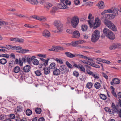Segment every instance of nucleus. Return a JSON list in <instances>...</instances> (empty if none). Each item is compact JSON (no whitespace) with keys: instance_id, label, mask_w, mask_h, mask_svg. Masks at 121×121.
<instances>
[{"instance_id":"41","label":"nucleus","mask_w":121,"mask_h":121,"mask_svg":"<svg viewBox=\"0 0 121 121\" xmlns=\"http://www.w3.org/2000/svg\"><path fill=\"white\" fill-rule=\"evenodd\" d=\"M57 10V8L56 7H54L52 9L50 13H52V15H53L56 11Z\"/></svg>"},{"instance_id":"33","label":"nucleus","mask_w":121,"mask_h":121,"mask_svg":"<svg viewBox=\"0 0 121 121\" xmlns=\"http://www.w3.org/2000/svg\"><path fill=\"white\" fill-rule=\"evenodd\" d=\"M100 84L99 82H96L95 84V87L97 89H99L100 87Z\"/></svg>"},{"instance_id":"7","label":"nucleus","mask_w":121,"mask_h":121,"mask_svg":"<svg viewBox=\"0 0 121 121\" xmlns=\"http://www.w3.org/2000/svg\"><path fill=\"white\" fill-rule=\"evenodd\" d=\"M54 24L57 29L59 30V32H60L62 31L63 29V25L59 20L55 21L54 22Z\"/></svg>"},{"instance_id":"2","label":"nucleus","mask_w":121,"mask_h":121,"mask_svg":"<svg viewBox=\"0 0 121 121\" xmlns=\"http://www.w3.org/2000/svg\"><path fill=\"white\" fill-rule=\"evenodd\" d=\"M112 13V14H105V17L109 19H112L114 18L118 14V11L117 8H112L110 9H109L104 11V13Z\"/></svg>"},{"instance_id":"45","label":"nucleus","mask_w":121,"mask_h":121,"mask_svg":"<svg viewBox=\"0 0 121 121\" xmlns=\"http://www.w3.org/2000/svg\"><path fill=\"white\" fill-rule=\"evenodd\" d=\"M116 48L121 49V44L120 43H115Z\"/></svg>"},{"instance_id":"44","label":"nucleus","mask_w":121,"mask_h":121,"mask_svg":"<svg viewBox=\"0 0 121 121\" xmlns=\"http://www.w3.org/2000/svg\"><path fill=\"white\" fill-rule=\"evenodd\" d=\"M13 49H16L17 50V52H18L19 51H20L22 49V48L21 47L19 46H14L13 47Z\"/></svg>"},{"instance_id":"5","label":"nucleus","mask_w":121,"mask_h":121,"mask_svg":"<svg viewBox=\"0 0 121 121\" xmlns=\"http://www.w3.org/2000/svg\"><path fill=\"white\" fill-rule=\"evenodd\" d=\"M104 22L105 25L111 30L114 31L117 30L115 26L110 21L105 19L104 20Z\"/></svg>"},{"instance_id":"21","label":"nucleus","mask_w":121,"mask_h":121,"mask_svg":"<svg viewBox=\"0 0 121 121\" xmlns=\"http://www.w3.org/2000/svg\"><path fill=\"white\" fill-rule=\"evenodd\" d=\"M60 70L57 68L54 69L53 71V74L55 75L58 76L60 74Z\"/></svg>"},{"instance_id":"24","label":"nucleus","mask_w":121,"mask_h":121,"mask_svg":"<svg viewBox=\"0 0 121 121\" xmlns=\"http://www.w3.org/2000/svg\"><path fill=\"white\" fill-rule=\"evenodd\" d=\"M112 81L113 82L114 84H118L120 82V80L119 79L116 78L113 79Z\"/></svg>"},{"instance_id":"14","label":"nucleus","mask_w":121,"mask_h":121,"mask_svg":"<svg viewBox=\"0 0 121 121\" xmlns=\"http://www.w3.org/2000/svg\"><path fill=\"white\" fill-rule=\"evenodd\" d=\"M85 42V41L83 40H77L75 41L72 42V43L73 46L74 47L78 45V44H81Z\"/></svg>"},{"instance_id":"25","label":"nucleus","mask_w":121,"mask_h":121,"mask_svg":"<svg viewBox=\"0 0 121 121\" xmlns=\"http://www.w3.org/2000/svg\"><path fill=\"white\" fill-rule=\"evenodd\" d=\"M87 61L88 62V65H90L93 67L94 66L95 62V61H94L92 59L91 60H88Z\"/></svg>"},{"instance_id":"22","label":"nucleus","mask_w":121,"mask_h":121,"mask_svg":"<svg viewBox=\"0 0 121 121\" xmlns=\"http://www.w3.org/2000/svg\"><path fill=\"white\" fill-rule=\"evenodd\" d=\"M44 74L45 75H48L49 73L50 70L49 67H46L43 69Z\"/></svg>"},{"instance_id":"47","label":"nucleus","mask_w":121,"mask_h":121,"mask_svg":"<svg viewBox=\"0 0 121 121\" xmlns=\"http://www.w3.org/2000/svg\"><path fill=\"white\" fill-rule=\"evenodd\" d=\"M35 111L37 114H39L41 113V108H38L35 110Z\"/></svg>"},{"instance_id":"62","label":"nucleus","mask_w":121,"mask_h":121,"mask_svg":"<svg viewBox=\"0 0 121 121\" xmlns=\"http://www.w3.org/2000/svg\"><path fill=\"white\" fill-rule=\"evenodd\" d=\"M74 2L76 5H78L80 3V1L79 0H75Z\"/></svg>"},{"instance_id":"63","label":"nucleus","mask_w":121,"mask_h":121,"mask_svg":"<svg viewBox=\"0 0 121 121\" xmlns=\"http://www.w3.org/2000/svg\"><path fill=\"white\" fill-rule=\"evenodd\" d=\"M102 76L105 78L106 79H108V76L105 73L103 72L102 73Z\"/></svg>"},{"instance_id":"20","label":"nucleus","mask_w":121,"mask_h":121,"mask_svg":"<svg viewBox=\"0 0 121 121\" xmlns=\"http://www.w3.org/2000/svg\"><path fill=\"white\" fill-rule=\"evenodd\" d=\"M30 67L29 65H26L23 68V70L25 72H28L30 71Z\"/></svg>"},{"instance_id":"34","label":"nucleus","mask_w":121,"mask_h":121,"mask_svg":"<svg viewBox=\"0 0 121 121\" xmlns=\"http://www.w3.org/2000/svg\"><path fill=\"white\" fill-rule=\"evenodd\" d=\"M33 64L35 65H37L39 63V61L37 59H34L32 60Z\"/></svg>"},{"instance_id":"57","label":"nucleus","mask_w":121,"mask_h":121,"mask_svg":"<svg viewBox=\"0 0 121 121\" xmlns=\"http://www.w3.org/2000/svg\"><path fill=\"white\" fill-rule=\"evenodd\" d=\"M27 56H24L22 58V60L23 62H26L27 61Z\"/></svg>"},{"instance_id":"1","label":"nucleus","mask_w":121,"mask_h":121,"mask_svg":"<svg viewBox=\"0 0 121 121\" xmlns=\"http://www.w3.org/2000/svg\"><path fill=\"white\" fill-rule=\"evenodd\" d=\"M94 17L92 16L91 14H89L88 19L89 20L88 21V22L91 27L94 26V28H96L100 26L101 24V22L99 18H96L95 20V23L94 24Z\"/></svg>"},{"instance_id":"43","label":"nucleus","mask_w":121,"mask_h":121,"mask_svg":"<svg viewBox=\"0 0 121 121\" xmlns=\"http://www.w3.org/2000/svg\"><path fill=\"white\" fill-rule=\"evenodd\" d=\"M104 109L107 112H109L110 114H112L113 113L112 112V111H111V109L109 108L108 107H105L104 108Z\"/></svg>"},{"instance_id":"51","label":"nucleus","mask_w":121,"mask_h":121,"mask_svg":"<svg viewBox=\"0 0 121 121\" xmlns=\"http://www.w3.org/2000/svg\"><path fill=\"white\" fill-rule=\"evenodd\" d=\"M17 38L16 37L14 38H11L9 39L10 40L12 41L17 42Z\"/></svg>"},{"instance_id":"30","label":"nucleus","mask_w":121,"mask_h":121,"mask_svg":"<svg viewBox=\"0 0 121 121\" xmlns=\"http://www.w3.org/2000/svg\"><path fill=\"white\" fill-rule=\"evenodd\" d=\"M51 6V4L48 2L44 4L45 7L47 9H48Z\"/></svg>"},{"instance_id":"26","label":"nucleus","mask_w":121,"mask_h":121,"mask_svg":"<svg viewBox=\"0 0 121 121\" xmlns=\"http://www.w3.org/2000/svg\"><path fill=\"white\" fill-rule=\"evenodd\" d=\"M29 2L31 4L34 5H37L39 2L37 0H30Z\"/></svg>"},{"instance_id":"64","label":"nucleus","mask_w":121,"mask_h":121,"mask_svg":"<svg viewBox=\"0 0 121 121\" xmlns=\"http://www.w3.org/2000/svg\"><path fill=\"white\" fill-rule=\"evenodd\" d=\"M65 2L66 4V5H70L71 4V2L70 1H69L68 0H65Z\"/></svg>"},{"instance_id":"10","label":"nucleus","mask_w":121,"mask_h":121,"mask_svg":"<svg viewBox=\"0 0 121 121\" xmlns=\"http://www.w3.org/2000/svg\"><path fill=\"white\" fill-rule=\"evenodd\" d=\"M63 50V49L62 47L55 46L52 48L49 49L48 50L50 51H53L58 52Z\"/></svg>"},{"instance_id":"23","label":"nucleus","mask_w":121,"mask_h":121,"mask_svg":"<svg viewBox=\"0 0 121 121\" xmlns=\"http://www.w3.org/2000/svg\"><path fill=\"white\" fill-rule=\"evenodd\" d=\"M98 8L99 9H102L104 7V4L103 2L102 1H99L98 4Z\"/></svg>"},{"instance_id":"40","label":"nucleus","mask_w":121,"mask_h":121,"mask_svg":"<svg viewBox=\"0 0 121 121\" xmlns=\"http://www.w3.org/2000/svg\"><path fill=\"white\" fill-rule=\"evenodd\" d=\"M26 114L28 116H29L32 113V111L30 109H27L26 111Z\"/></svg>"},{"instance_id":"29","label":"nucleus","mask_w":121,"mask_h":121,"mask_svg":"<svg viewBox=\"0 0 121 121\" xmlns=\"http://www.w3.org/2000/svg\"><path fill=\"white\" fill-rule=\"evenodd\" d=\"M29 51V50L28 49H21L20 51H18V52L23 53H25L28 52Z\"/></svg>"},{"instance_id":"46","label":"nucleus","mask_w":121,"mask_h":121,"mask_svg":"<svg viewBox=\"0 0 121 121\" xmlns=\"http://www.w3.org/2000/svg\"><path fill=\"white\" fill-rule=\"evenodd\" d=\"M92 76L95 79H98L99 78V75L97 74L96 73H93Z\"/></svg>"},{"instance_id":"9","label":"nucleus","mask_w":121,"mask_h":121,"mask_svg":"<svg viewBox=\"0 0 121 121\" xmlns=\"http://www.w3.org/2000/svg\"><path fill=\"white\" fill-rule=\"evenodd\" d=\"M63 50V49L62 47L55 46L52 48L49 49L48 50L50 51H53L58 52Z\"/></svg>"},{"instance_id":"61","label":"nucleus","mask_w":121,"mask_h":121,"mask_svg":"<svg viewBox=\"0 0 121 121\" xmlns=\"http://www.w3.org/2000/svg\"><path fill=\"white\" fill-rule=\"evenodd\" d=\"M66 31L68 33L72 34L73 31L70 29H67L66 30Z\"/></svg>"},{"instance_id":"28","label":"nucleus","mask_w":121,"mask_h":121,"mask_svg":"<svg viewBox=\"0 0 121 121\" xmlns=\"http://www.w3.org/2000/svg\"><path fill=\"white\" fill-rule=\"evenodd\" d=\"M79 70L83 72H84L85 71V69L84 66L80 64L78 65V68Z\"/></svg>"},{"instance_id":"60","label":"nucleus","mask_w":121,"mask_h":121,"mask_svg":"<svg viewBox=\"0 0 121 121\" xmlns=\"http://www.w3.org/2000/svg\"><path fill=\"white\" fill-rule=\"evenodd\" d=\"M115 48H116L115 46V43L113 44L109 47L110 49L111 50L113 49H115Z\"/></svg>"},{"instance_id":"48","label":"nucleus","mask_w":121,"mask_h":121,"mask_svg":"<svg viewBox=\"0 0 121 121\" xmlns=\"http://www.w3.org/2000/svg\"><path fill=\"white\" fill-rule=\"evenodd\" d=\"M55 60L57 62L61 64H62L63 63V61L62 60L60 59H59L57 58H56L55 59Z\"/></svg>"},{"instance_id":"13","label":"nucleus","mask_w":121,"mask_h":121,"mask_svg":"<svg viewBox=\"0 0 121 121\" xmlns=\"http://www.w3.org/2000/svg\"><path fill=\"white\" fill-rule=\"evenodd\" d=\"M34 18L39 20L41 21H46V18L44 17H39L37 16H32Z\"/></svg>"},{"instance_id":"55","label":"nucleus","mask_w":121,"mask_h":121,"mask_svg":"<svg viewBox=\"0 0 121 121\" xmlns=\"http://www.w3.org/2000/svg\"><path fill=\"white\" fill-rule=\"evenodd\" d=\"M9 56L10 55L9 54H3L1 55V56L7 58H9Z\"/></svg>"},{"instance_id":"17","label":"nucleus","mask_w":121,"mask_h":121,"mask_svg":"<svg viewBox=\"0 0 121 121\" xmlns=\"http://www.w3.org/2000/svg\"><path fill=\"white\" fill-rule=\"evenodd\" d=\"M59 69L61 70V73L63 74L65 73V71L66 70L65 66L63 65H61L59 67Z\"/></svg>"},{"instance_id":"4","label":"nucleus","mask_w":121,"mask_h":121,"mask_svg":"<svg viewBox=\"0 0 121 121\" xmlns=\"http://www.w3.org/2000/svg\"><path fill=\"white\" fill-rule=\"evenodd\" d=\"M104 22L105 25L111 30L114 31L117 30L115 26L110 21L105 19L104 20Z\"/></svg>"},{"instance_id":"15","label":"nucleus","mask_w":121,"mask_h":121,"mask_svg":"<svg viewBox=\"0 0 121 121\" xmlns=\"http://www.w3.org/2000/svg\"><path fill=\"white\" fill-rule=\"evenodd\" d=\"M65 54L67 56L70 58H73L76 57V56H78V55L76 53L72 54L68 52H66L65 53Z\"/></svg>"},{"instance_id":"52","label":"nucleus","mask_w":121,"mask_h":121,"mask_svg":"<svg viewBox=\"0 0 121 121\" xmlns=\"http://www.w3.org/2000/svg\"><path fill=\"white\" fill-rule=\"evenodd\" d=\"M102 59L99 58H97L96 59V60L97 61L96 63L98 64H100L99 62H102Z\"/></svg>"},{"instance_id":"31","label":"nucleus","mask_w":121,"mask_h":121,"mask_svg":"<svg viewBox=\"0 0 121 121\" xmlns=\"http://www.w3.org/2000/svg\"><path fill=\"white\" fill-rule=\"evenodd\" d=\"M56 64L54 63H51L49 65L50 69H54L56 68Z\"/></svg>"},{"instance_id":"11","label":"nucleus","mask_w":121,"mask_h":121,"mask_svg":"<svg viewBox=\"0 0 121 121\" xmlns=\"http://www.w3.org/2000/svg\"><path fill=\"white\" fill-rule=\"evenodd\" d=\"M118 106L117 105H115V104L112 103V105L111 106L112 109H111V111H112V114H113L114 113L117 112L118 111Z\"/></svg>"},{"instance_id":"27","label":"nucleus","mask_w":121,"mask_h":121,"mask_svg":"<svg viewBox=\"0 0 121 121\" xmlns=\"http://www.w3.org/2000/svg\"><path fill=\"white\" fill-rule=\"evenodd\" d=\"M35 73L36 76H40L42 75L41 71L39 70H38L34 71Z\"/></svg>"},{"instance_id":"38","label":"nucleus","mask_w":121,"mask_h":121,"mask_svg":"<svg viewBox=\"0 0 121 121\" xmlns=\"http://www.w3.org/2000/svg\"><path fill=\"white\" fill-rule=\"evenodd\" d=\"M93 84L91 82H89L87 83L86 85V87L88 89L91 88Z\"/></svg>"},{"instance_id":"58","label":"nucleus","mask_w":121,"mask_h":121,"mask_svg":"<svg viewBox=\"0 0 121 121\" xmlns=\"http://www.w3.org/2000/svg\"><path fill=\"white\" fill-rule=\"evenodd\" d=\"M17 110L18 112H20L21 111L22 109V107L21 106H19L17 107Z\"/></svg>"},{"instance_id":"12","label":"nucleus","mask_w":121,"mask_h":121,"mask_svg":"<svg viewBox=\"0 0 121 121\" xmlns=\"http://www.w3.org/2000/svg\"><path fill=\"white\" fill-rule=\"evenodd\" d=\"M72 37L73 38H78L80 36V33L78 30L73 31L72 34Z\"/></svg>"},{"instance_id":"35","label":"nucleus","mask_w":121,"mask_h":121,"mask_svg":"<svg viewBox=\"0 0 121 121\" xmlns=\"http://www.w3.org/2000/svg\"><path fill=\"white\" fill-rule=\"evenodd\" d=\"M81 28L82 30L83 31H85L87 30V26L86 25H83L82 26Z\"/></svg>"},{"instance_id":"6","label":"nucleus","mask_w":121,"mask_h":121,"mask_svg":"<svg viewBox=\"0 0 121 121\" xmlns=\"http://www.w3.org/2000/svg\"><path fill=\"white\" fill-rule=\"evenodd\" d=\"M100 36L99 31L98 30H95L91 36V40L93 42L97 41Z\"/></svg>"},{"instance_id":"49","label":"nucleus","mask_w":121,"mask_h":121,"mask_svg":"<svg viewBox=\"0 0 121 121\" xmlns=\"http://www.w3.org/2000/svg\"><path fill=\"white\" fill-rule=\"evenodd\" d=\"M73 75L76 77H78L79 75V73L78 71H74L73 73Z\"/></svg>"},{"instance_id":"53","label":"nucleus","mask_w":121,"mask_h":121,"mask_svg":"<svg viewBox=\"0 0 121 121\" xmlns=\"http://www.w3.org/2000/svg\"><path fill=\"white\" fill-rule=\"evenodd\" d=\"M24 39L22 38H17V42H18L20 43H22L24 42Z\"/></svg>"},{"instance_id":"19","label":"nucleus","mask_w":121,"mask_h":121,"mask_svg":"<svg viewBox=\"0 0 121 121\" xmlns=\"http://www.w3.org/2000/svg\"><path fill=\"white\" fill-rule=\"evenodd\" d=\"M77 54L78 55V56H76V57L78 56L80 58H81L85 59L87 61L88 60H92V58H91L89 57H87L82 55H81L78 54Z\"/></svg>"},{"instance_id":"56","label":"nucleus","mask_w":121,"mask_h":121,"mask_svg":"<svg viewBox=\"0 0 121 121\" xmlns=\"http://www.w3.org/2000/svg\"><path fill=\"white\" fill-rule=\"evenodd\" d=\"M86 5L89 6H91L93 5V3L92 2H88L86 3Z\"/></svg>"},{"instance_id":"54","label":"nucleus","mask_w":121,"mask_h":121,"mask_svg":"<svg viewBox=\"0 0 121 121\" xmlns=\"http://www.w3.org/2000/svg\"><path fill=\"white\" fill-rule=\"evenodd\" d=\"M10 118L11 119H13L15 118V116L13 114H10L9 115Z\"/></svg>"},{"instance_id":"42","label":"nucleus","mask_w":121,"mask_h":121,"mask_svg":"<svg viewBox=\"0 0 121 121\" xmlns=\"http://www.w3.org/2000/svg\"><path fill=\"white\" fill-rule=\"evenodd\" d=\"M0 48H1L0 49V51H1L3 52L6 51V49H8L7 48L2 46H0Z\"/></svg>"},{"instance_id":"16","label":"nucleus","mask_w":121,"mask_h":121,"mask_svg":"<svg viewBox=\"0 0 121 121\" xmlns=\"http://www.w3.org/2000/svg\"><path fill=\"white\" fill-rule=\"evenodd\" d=\"M43 35L46 38H48L50 36V32L48 30H45L43 32Z\"/></svg>"},{"instance_id":"39","label":"nucleus","mask_w":121,"mask_h":121,"mask_svg":"<svg viewBox=\"0 0 121 121\" xmlns=\"http://www.w3.org/2000/svg\"><path fill=\"white\" fill-rule=\"evenodd\" d=\"M100 98L102 99L105 100L107 99L106 96L104 94H100L99 95Z\"/></svg>"},{"instance_id":"59","label":"nucleus","mask_w":121,"mask_h":121,"mask_svg":"<svg viewBox=\"0 0 121 121\" xmlns=\"http://www.w3.org/2000/svg\"><path fill=\"white\" fill-rule=\"evenodd\" d=\"M27 61L29 63H30L31 62V56H27Z\"/></svg>"},{"instance_id":"3","label":"nucleus","mask_w":121,"mask_h":121,"mask_svg":"<svg viewBox=\"0 0 121 121\" xmlns=\"http://www.w3.org/2000/svg\"><path fill=\"white\" fill-rule=\"evenodd\" d=\"M103 32L104 35L110 39H114L115 38V35L112 32L108 29L105 28Z\"/></svg>"},{"instance_id":"50","label":"nucleus","mask_w":121,"mask_h":121,"mask_svg":"<svg viewBox=\"0 0 121 121\" xmlns=\"http://www.w3.org/2000/svg\"><path fill=\"white\" fill-rule=\"evenodd\" d=\"M66 64L67 65L68 67L69 68L72 69L73 68V67L72 65L70 64L68 61L66 62Z\"/></svg>"},{"instance_id":"36","label":"nucleus","mask_w":121,"mask_h":121,"mask_svg":"<svg viewBox=\"0 0 121 121\" xmlns=\"http://www.w3.org/2000/svg\"><path fill=\"white\" fill-rule=\"evenodd\" d=\"M20 69L18 66L15 67L14 69V72L16 73H18L20 71Z\"/></svg>"},{"instance_id":"37","label":"nucleus","mask_w":121,"mask_h":121,"mask_svg":"<svg viewBox=\"0 0 121 121\" xmlns=\"http://www.w3.org/2000/svg\"><path fill=\"white\" fill-rule=\"evenodd\" d=\"M8 24V22L4 21H2L0 19V25H6Z\"/></svg>"},{"instance_id":"32","label":"nucleus","mask_w":121,"mask_h":121,"mask_svg":"<svg viewBox=\"0 0 121 121\" xmlns=\"http://www.w3.org/2000/svg\"><path fill=\"white\" fill-rule=\"evenodd\" d=\"M7 62V61L4 58H2L0 60V63L2 65H4Z\"/></svg>"},{"instance_id":"8","label":"nucleus","mask_w":121,"mask_h":121,"mask_svg":"<svg viewBox=\"0 0 121 121\" xmlns=\"http://www.w3.org/2000/svg\"><path fill=\"white\" fill-rule=\"evenodd\" d=\"M79 22V19L77 17H73L71 19V24L73 27L74 28L76 27Z\"/></svg>"},{"instance_id":"18","label":"nucleus","mask_w":121,"mask_h":121,"mask_svg":"<svg viewBox=\"0 0 121 121\" xmlns=\"http://www.w3.org/2000/svg\"><path fill=\"white\" fill-rule=\"evenodd\" d=\"M58 7L60 9H65L68 8L66 5L63 3V2H61L60 3H59Z\"/></svg>"}]
</instances>
